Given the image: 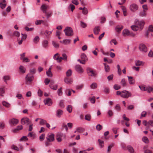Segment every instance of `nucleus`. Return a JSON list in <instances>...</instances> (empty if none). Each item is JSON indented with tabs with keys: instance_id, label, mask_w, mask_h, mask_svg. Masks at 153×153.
Returning a JSON list of instances; mask_svg holds the SVG:
<instances>
[{
	"instance_id": "obj_1",
	"label": "nucleus",
	"mask_w": 153,
	"mask_h": 153,
	"mask_svg": "<svg viewBox=\"0 0 153 153\" xmlns=\"http://www.w3.org/2000/svg\"><path fill=\"white\" fill-rule=\"evenodd\" d=\"M66 36H71L73 35V31L72 29L70 27H67L64 30Z\"/></svg>"
},
{
	"instance_id": "obj_2",
	"label": "nucleus",
	"mask_w": 153,
	"mask_h": 153,
	"mask_svg": "<svg viewBox=\"0 0 153 153\" xmlns=\"http://www.w3.org/2000/svg\"><path fill=\"white\" fill-rule=\"evenodd\" d=\"M135 24L138 27L139 29L141 30L143 27L145 22L143 20L140 21L137 20L135 21Z\"/></svg>"
},
{
	"instance_id": "obj_3",
	"label": "nucleus",
	"mask_w": 153,
	"mask_h": 153,
	"mask_svg": "<svg viewBox=\"0 0 153 153\" xmlns=\"http://www.w3.org/2000/svg\"><path fill=\"white\" fill-rule=\"evenodd\" d=\"M131 94L129 91L126 90L122 91L121 97L125 98H128L129 97H131Z\"/></svg>"
},
{
	"instance_id": "obj_4",
	"label": "nucleus",
	"mask_w": 153,
	"mask_h": 153,
	"mask_svg": "<svg viewBox=\"0 0 153 153\" xmlns=\"http://www.w3.org/2000/svg\"><path fill=\"white\" fill-rule=\"evenodd\" d=\"M31 121L27 117H25L22 118L21 120V123L22 125L26 124L27 125L30 124Z\"/></svg>"
},
{
	"instance_id": "obj_5",
	"label": "nucleus",
	"mask_w": 153,
	"mask_h": 153,
	"mask_svg": "<svg viewBox=\"0 0 153 153\" xmlns=\"http://www.w3.org/2000/svg\"><path fill=\"white\" fill-rule=\"evenodd\" d=\"M34 79L33 74H28L26 76L25 79L27 82H31Z\"/></svg>"
},
{
	"instance_id": "obj_6",
	"label": "nucleus",
	"mask_w": 153,
	"mask_h": 153,
	"mask_svg": "<svg viewBox=\"0 0 153 153\" xmlns=\"http://www.w3.org/2000/svg\"><path fill=\"white\" fill-rule=\"evenodd\" d=\"M74 69L75 71L79 74H82L83 72V70L82 67L79 65H76Z\"/></svg>"
},
{
	"instance_id": "obj_7",
	"label": "nucleus",
	"mask_w": 153,
	"mask_h": 153,
	"mask_svg": "<svg viewBox=\"0 0 153 153\" xmlns=\"http://www.w3.org/2000/svg\"><path fill=\"white\" fill-rule=\"evenodd\" d=\"M122 34L124 36H134V34L131 33L130 31L127 29H125L123 30Z\"/></svg>"
},
{
	"instance_id": "obj_8",
	"label": "nucleus",
	"mask_w": 153,
	"mask_h": 153,
	"mask_svg": "<svg viewBox=\"0 0 153 153\" xmlns=\"http://www.w3.org/2000/svg\"><path fill=\"white\" fill-rule=\"evenodd\" d=\"M44 103L45 105H47L48 106H51L52 104L51 99L50 98H46L44 100Z\"/></svg>"
},
{
	"instance_id": "obj_9",
	"label": "nucleus",
	"mask_w": 153,
	"mask_h": 153,
	"mask_svg": "<svg viewBox=\"0 0 153 153\" xmlns=\"http://www.w3.org/2000/svg\"><path fill=\"white\" fill-rule=\"evenodd\" d=\"M139 48L140 51L143 52H146L147 51V48L146 46L143 44H140L139 46Z\"/></svg>"
},
{
	"instance_id": "obj_10",
	"label": "nucleus",
	"mask_w": 153,
	"mask_h": 153,
	"mask_svg": "<svg viewBox=\"0 0 153 153\" xmlns=\"http://www.w3.org/2000/svg\"><path fill=\"white\" fill-rule=\"evenodd\" d=\"M48 142H51L53 141L54 139V134H49L47 137H46Z\"/></svg>"
},
{
	"instance_id": "obj_11",
	"label": "nucleus",
	"mask_w": 153,
	"mask_h": 153,
	"mask_svg": "<svg viewBox=\"0 0 153 153\" xmlns=\"http://www.w3.org/2000/svg\"><path fill=\"white\" fill-rule=\"evenodd\" d=\"M130 10L133 12H135L138 9L137 5L135 4H131L130 7Z\"/></svg>"
},
{
	"instance_id": "obj_12",
	"label": "nucleus",
	"mask_w": 153,
	"mask_h": 153,
	"mask_svg": "<svg viewBox=\"0 0 153 153\" xmlns=\"http://www.w3.org/2000/svg\"><path fill=\"white\" fill-rule=\"evenodd\" d=\"M19 121L18 119L13 118L9 120V123L10 125H13L15 126L19 123Z\"/></svg>"
},
{
	"instance_id": "obj_13",
	"label": "nucleus",
	"mask_w": 153,
	"mask_h": 153,
	"mask_svg": "<svg viewBox=\"0 0 153 153\" xmlns=\"http://www.w3.org/2000/svg\"><path fill=\"white\" fill-rule=\"evenodd\" d=\"M48 7V6L45 4H43L41 6V9L44 13H47Z\"/></svg>"
},
{
	"instance_id": "obj_14",
	"label": "nucleus",
	"mask_w": 153,
	"mask_h": 153,
	"mask_svg": "<svg viewBox=\"0 0 153 153\" xmlns=\"http://www.w3.org/2000/svg\"><path fill=\"white\" fill-rule=\"evenodd\" d=\"M43 47L45 48H47L48 47V41L45 40L42 42Z\"/></svg>"
},
{
	"instance_id": "obj_15",
	"label": "nucleus",
	"mask_w": 153,
	"mask_h": 153,
	"mask_svg": "<svg viewBox=\"0 0 153 153\" xmlns=\"http://www.w3.org/2000/svg\"><path fill=\"white\" fill-rule=\"evenodd\" d=\"M63 111L60 109H58L56 111V116L58 117H60L63 114Z\"/></svg>"
},
{
	"instance_id": "obj_16",
	"label": "nucleus",
	"mask_w": 153,
	"mask_h": 153,
	"mask_svg": "<svg viewBox=\"0 0 153 153\" xmlns=\"http://www.w3.org/2000/svg\"><path fill=\"white\" fill-rule=\"evenodd\" d=\"M127 149L128 150L130 153H135L133 147L131 146H128L126 147Z\"/></svg>"
},
{
	"instance_id": "obj_17",
	"label": "nucleus",
	"mask_w": 153,
	"mask_h": 153,
	"mask_svg": "<svg viewBox=\"0 0 153 153\" xmlns=\"http://www.w3.org/2000/svg\"><path fill=\"white\" fill-rule=\"evenodd\" d=\"M128 81L129 83L130 84H134L135 82V80L134 79H133V77L132 76H128Z\"/></svg>"
},
{
	"instance_id": "obj_18",
	"label": "nucleus",
	"mask_w": 153,
	"mask_h": 153,
	"mask_svg": "<svg viewBox=\"0 0 153 153\" xmlns=\"http://www.w3.org/2000/svg\"><path fill=\"white\" fill-rule=\"evenodd\" d=\"M100 30V28L99 27H96L94 29V32L95 34L98 35Z\"/></svg>"
},
{
	"instance_id": "obj_19",
	"label": "nucleus",
	"mask_w": 153,
	"mask_h": 153,
	"mask_svg": "<svg viewBox=\"0 0 153 153\" xmlns=\"http://www.w3.org/2000/svg\"><path fill=\"white\" fill-rule=\"evenodd\" d=\"M123 26L118 25L115 27V30L118 33H119L123 29Z\"/></svg>"
},
{
	"instance_id": "obj_20",
	"label": "nucleus",
	"mask_w": 153,
	"mask_h": 153,
	"mask_svg": "<svg viewBox=\"0 0 153 153\" xmlns=\"http://www.w3.org/2000/svg\"><path fill=\"white\" fill-rule=\"evenodd\" d=\"M103 64L104 65V69L105 72H108L110 71V68L109 65L105 63H104Z\"/></svg>"
},
{
	"instance_id": "obj_21",
	"label": "nucleus",
	"mask_w": 153,
	"mask_h": 153,
	"mask_svg": "<svg viewBox=\"0 0 153 153\" xmlns=\"http://www.w3.org/2000/svg\"><path fill=\"white\" fill-rule=\"evenodd\" d=\"M64 82L66 83L69 84H71L72 82V80L71 79L67 77L65 78Z\"/></svg>"
},
{
	"instance_id": "obj_22",
	"label": "nucleus",
	"mask_w": 153,
	"mask_h": 153,
	"mask_svg": "<svg viewBox=\"0 0 153 153\" xmlns=\"http://www.w3.org/2000/svg\"><path fill=\"white\" fill-rule=\"evenodd\" d=\"M20 33L17 31H15L13 33L12 36H16L17 37H19L20 36Z\"/></svg>"
},
{
	"instance_id": "obj_23",
	"label": "nucleus",
	"mask_w": 153,
	"mask_h": 153,
	"mask_svg": "<svg viewBox=\"0 0 153 153\" xmlns=\"http://www.w3.org/2000/svg\"><path fill=\"white\" fill-rule=\"evenodd\" d=\"M144 63V62L140 60H137L135 62V65L136 66L143 65Z\"/></svg>"
},
{
	"instance_id": "obj_24",
	"label": "nucleus",
	"mask_w": 153,
	"mask_h": 153,
	"mask_svg": "<svg viewBox=\"0 0 153 153\" xmlns=\"http://www.w3.org/2000/svg\"><path fill=\"white\" fill-rule=\"evenodd\" d=\"M131 28L133 31H137L139 29L138 27L136 25L131 26Z\"/></svg>"
},
{
	"instance_id": "obj_25",
	"label": "nucleus",
	"mask_w": 153,
	"mask_h": 153,
	"mask_svg": "<svg viewBox=\"0 0 153 153\" xmlns=\"http://www.w3.org/2000/svg\"><path fill=\"white\" fill-rule=\"evenodd\" d=\"M121 9L123 10L124 16H126L127 15V11L126 7L124 6H122Z\"/></svg>"
},
{
	"instance_id": "obj_26",
	"label": "nucleus",
	"mask_w": 153,
	"mask_h": 153,
	"mask_svg": "<svg viewBox=\"0 0 153 153\" xmlns=\"http://www.w3.org/2000/svg\"><path fill=\"white\" fill-rule=\"evenodd\" d=\"M52 44L53 47L55 48H58L59 47V45L58 43L54 41H52Z\"/></svg>"
},
{
	"instance_id": "obj_27",
	"label": "nucleus",
	"mask_w": 153,
	"mask_h": 153,
	"mask_svg": "<svg viewBox=\"0 0 153 153\" xmlns=\"http://www.w3.org/2000/svg\"><path fill=\"white\" fill-rule=\"evenodd\" d=\"M80 25L81 27L82 28H85L87 26V24L82 21H80Z\"/></svg>"
},
{
	"instance_id": "obj_28",
	"label": "nucleus",
	"mask_w": 153,
	"mask_h": 153,
	"mask_svg": "<svg viewBox=\"0 0 153 153\" xmlns=\"http://www.w3.org/2000/svg\"><path fill=\"white\" fill-rule=\"evenodd\" d=\"M143 124L145 126H146V129L147 130L149 128V127L147 126V125L149 124V121L147 122L146 120H144L143 122Z\"/></svg>"
},
{
	"instance_id": "obj_29",
	"label": "nucleus",
	"mask_w": 153,
	"mask_h": 153,
	"mask_svg": "<svg viewBox=\"0 0 153 153\" xmlns=\"http://www.w3.org/2000/svg\"><path fill=\"white\" fill-rule=\"evenodd\" d=\"M148 93L153 91V86H148L146 87V91Z\"/></svg>"
},
{
	"instance_id": "obj_30",
	"label": "nucleus",
	"mask_w": 153,
	"mask_h": 153,
	"mask_svg": "<svg viewBox=\"0 0 153 153\" xmlns=\"http://www.w3.org/2000/svg\"><path fill=\"white\" fill-rule=\"evenodd\" d=\"M19 70L20 72L22 73H24L25 72L26 69L22 65H21L19 67Z\"/></svg>"
},
{
	"instance_id": "obj_31",
	"label": "nucleus",
	"mask_w": 153,
	"mask_h": 153,
	"mask_svg": "<svg viewBox=\"0 0 153 153\" xmlns=\"http://www.w3.org/2000/svg\"><path fill=\"white\" fill-rule=\"evenodd\" d=\"M97 84L95 82L93 83L90 86L91 89H95L97 88Z\"/></svg>"
},
{
	"instance_id": "obj_32",
	"label": "nucleus",
	"mask_w": 153,
	"mask_h": 153,
	"mask_svg": "<svg viewBox=\"0 0 153 153\" xmlns=\"http://www.w3.org/2000/svg\"><path fill=\"white\" fill-rule=\"evenodd\" d=\"M114 145V143H111V144H110L108 147L107 150V152L108 153H109L111 148L113 147Z\"/></svg>"
},
{
	"instance_id": "obj_33",
	"label": "nucleus",
	"mask_w": 153,
	"mask_h": 153,
	"mask_svg": "<svg viewBox=\"0 0 153 153\" xmlns=\"http://www.w3.org/2000/svg\"><path fill=\"white\" fill-rule=\"evenodd\" d=\"M120 83L123 87H125L126 85V82L125 79H122Z\"/></svg>"
},
{
	"instance_id": "obj_34",
	"label": "nucleus",
	"mask_w": 153,
	"mask_h": 153,
	"mask_svg": "<svg viewBox=\"0 0 153 153\" xmlns=\"http://www.w3.org/2000/svg\"><path fill=\"white\" fill-rule=\"evenodd\" d=\"M72 73V71L71 69H69L66 72V75L68 77L70 76H71Z\"/></svg>"
},
{
	"instance_id": "obj_35",
	"label": "nucleus",
	"mask_w": 153,
	"mask_h": 153,
	"mask_svg": "<svg viewBox=\"0 0 153 153\" xmlns=\"http://www.w3.org/2000/svg\"><path fill=\"white\" fill-rule=\"evenodd\" d=\"M146 11L143 10V11L140 12L139 13L140 16L142 17L146 16Z\"/></svg>"
},
{
	"instance_id": "obj_36",
	"label": "nucleus",
	"mask_w": 153,
	"mask_h": 153,
	"mask_svg": "<svg viewBox=\"0 0 153 153\" xmlns=\"http://www.w3.org/2000/svg\"><path fill=\"white\" fill-rule=\"evenodd\" d=\"M71 40L69 39H64L63 40L62 42L65 45H66L67 44H69L71 42Z\"/></svg>"
},
{
	"instance_id": "obj_37",
	"label": "nucleus",
	"mask_w": 153,
	"mask_h": 153,
	"mask_svg": "<svg viewBox=\"0 0 153 153\" xmlns=\"http://www.w3.org/2000/svg\"><path fill=\"white\" fill-rule=\"evenodd\" d=\"M153 31V27L152 25H150L147 31V35H148V33L149 32H152Z\"/></svg>"
},
{
	"instance_id": "obj_38",
	"label": "nucleus",
	"mask_w": 153,
	"mask_h": 153,
	"mask_svg": "<svg viewBox=\"0 0 153 153\" xmlns=\"http://www.w3.org/2000/svg\"><path fill=\"white\" fill-rule=\"evenodd\" d=\"M85 119L88 121H90L91 118V116L90 114H87L85 116Z\"/></svg>"
},
{
	"instance_id": "obj_39",
	"label": "nucleus",
	"mask_w": 153,
	"mask_h": 153,
	"mask_svg": "<svg viewBox=\"0 0 153 153\" xmlns=\"http://www.w3.org/2000/svg\"><path fill=\"white\" fill-rule=\"evenodd\" d=\"M72 107L71 105H68L67 108V110L69 113L72 112Z\"/></svg>"
},
{
	"instance_id": "obj_40",
	"label": "nucleus",
	"mask_w": 153,
	"mask_h": 153,
	"mask_svg": "<svg viewBox=\"0 0 153 153\" xmlns=\"http://www.w3.org/2000/svg\"><path fill=\"white\" fill-rule=\"evenodd\" d=\"M88 75L91 76H94L96 75L95 72L93 71L92 70L91 71L89 72L88 73Z\"/></svg>"
},
{
	"instance_id": "obj_41",
	"label": "nucleus",
	"mask_w": 153,
	"mask_h": 153,
	"mask_svg": "<svg viewBox=\"0 0 153 153\" xmlns=\"http://www.w3.org/2000/svg\"><path fill=\"white\" fill-rule=\"evenodd\" d=\"M75 8V7L74 5L72 4H70L68 7V8L70 9L72 12L73 11Z\"/></svg>"
},
{
	"instance_id": "obj_42",
	"label": "nucleus",
	"mask_w": 153,
	"mask_h": 153,
	"mask_svg": "<svg viewBox=\"0 0 153 153\" xmlns=\"http://www.w3.org/2000/svg\"><path fill=\"white\" fill-rule=\"evenodd\" d=\"M2 104L4 106L7 107H9L10 106V104L5 101H3L2 102Z\"/></svg>"
},
{
	"instance_id": "obj_43",
	"label": "nucleus",
	"mask_w": 153,
	"mask_h": 153,
	"mask_svg": "<svg viewBox=\"0 0 153 153\" xmlns=\"http://www.w3.org/2000/svg\"><path fill=\"white\" fill-rule=\"evenodd\" d=\"M62 88H60L57 91L58 94L59 96H61L62 94Z\"/></svg>"
},
{
	"instance_id": "obj_44",
	"label": "nucleus",
	"mask_w": 153,
	"mask_h": 153,
	"mask_svg": "<svg viewBox=\"0 0 153 153\" xmlns=\"http://www.w3.org/2000/svg\"><path fill=\"white\" fill-rule=\"evenodd\" d=\"M98 141L99 142V144L100 146V148H102L103 147L104 144V142L101 140L100 139L98 140Z\"/></svg>"
},
{
	"instance_id": "obj_45",
	"label": "nucleus",
	"mask_w": 153,
	"mask_h": 153,
	"mask_svg": "<svg viewBox=\"0 0 153 153\" xmlns=\"http://www.w3.org/2000/svg\"><path fill=\"white\" fill-rule=\"evenodd\" d=\"M49 86L51 88L53 89V90H56L58 87V86L57 85H50Z\"/></svg>"
},
{
	"instance_id": "obj_46",
	"label": "nucleus",
	"mask_w": 153,
	"mask_h": 153,
	"mask_svg": "<svg viewBox=\"0 0 153 153\" xmlns=\"http://www.w3.org/2000/svg\"><path fill=\"white\" fill-rule=\"evenodd\" d=\"M60 134H57L56 136V139L59 142H60L62 140V139L60 137Z\"/></svg>"
},
{
	"instance_id": "obj_47",
	"label": "nucleus",
	"mask_w": 153,
	"mask_h": 153,
	"mask_svg": "<svg viewBox=\"0 0 153 153\" xmlns=\"http://www.w3.org/2000/svg\"><path fill=\"white\" fill-rule=\"evenodd\" d=\"M24 62H30V59L27 57H25L22 59Z\"/></svg>"
},
{
	"instance_id": "obj_48",
	"label": "nucleus",
	"mask_w": 153,
	"mask_h": 153,
	"mask_svg": "<svg viewBox=\"0 0 153 153\" xmlns=\"http://www.w3.org/2000/svg\"><path fill=\"white\" fill-rule=\"evenodd\" d=\"M143 141L146 143H148L149 140L147 137H143L142 138Z\"/></svg>"
},
{
	"instance_id": "obj_49",
	"label": "nucleus",
	"mask_w": 153,
	"mask_h": 153,
	"mask_svg": "<svg viewBox=\"0 0 153 153\" xmlns=\"http://www.w3.org/2000/svg\"><path fill=\"white\" fill-rule=\"evenodd\" d=\"M39 38L38 36H36L33 39V41L34 42L37 43L39 41Z\"/></svg>"
},
{
	"instance_id": "obj_50",
	"label": "nucleus",
	"mask_w": 153,
	"mask_h": 153,
	"mask_svg": "<svg viewBox=\"0 0 153 153\" xmlns=\"http://www.w3.org/2000/svg\"><path fill=\"white\" fill-rule=\"evenodd\" d=\"M62 56L63 59V60L67 61V60L68 56L65 53H62Z\"/></svg>"
},
{
	"instance_id": "obj_51",
	"label": "nucleus",
	"mask_w": 153,
	"mask_h": 153,
	"mask_svg": "<svg viewBox=\"0 0 153 153\" xmlns=\"http://www.w3.org/2000/svg\"><path fill=\"white\" fill-rule=\"evenodd\" d=\"M40 119L41 120L40 122V125H43L46 123L47 122L45 120L42 119Z\"/></svg>"
},
{
	"instance_id": "obj_52",
	"label": "nucleus",
	"mask_w": 153,
	"mask_h": 153,
	"mask_svg": "<svg viewBox=\"0 0 153 153\" xmlns=\"http://www.w3.org/2000/svg\"><path fill=\"white\" fill-rule=\"evenodd\" d=\"M114 88L116 90H118L121 88V87L117 84H115L114 86Z\"/></svg>"
},
{
	"instance_id": "obj_53",
	"label": "nucleus",
	"mask_w": 153,
	"mask_h": 153,
	"mask_svg": "<svg viewBox=\"0 0 153 153\" xmlns=\"http://www.w3.org/2000/svg\"><path fill=\"white\" fill-rule=\"evenodd\" d=\"M4 93V90L3 88H0V95L3 96Z\"/></svg>"
},
{
	"instance_id": "obj_54",
	"label": "nucleus",
	"mask_w": 153,
	"mask_h": 153,
	"mask_svg": "<svg viewBox=\"0 0 153 153\" xmlns=\"http://www.w3.org/2000/svg\"><path fill=\"white\" fill-rule=\"evenodd\" d=\"M115 109L117 111H120L121 110L120 107V105L118 104L116 105L115 107Z\"/></svg>"
},
{
	"instance_id": "obj_55",
	"label": "nucleus",
	"mask_w": 153,
	"mask_h": 153,
	"mask_svg": "<svg viewBox=\"0 0 153 153\" xmlns=\"http://www.w3.org/2000/svg\"><path fill=\"white\" fill-rule=\"evenodd\" d=\"M46 74L47 75L48 77H51L52 76L53 74L51 71H47L46 72Z\"/></svg>"
},
{
	"instance_id": "obj_56",
	"label": "nucleus",
	"mask_w": 153,
	"mask_h": 153,
	"mask_svg": "<svg viewBox=\"0 0 153 153\" xmlns=\"http://www.w3.org/2000/svg\"><path fill=\"white\" fill-rule=\"evenodd\" d=\"M117 67L118 69V74L120 75L121 74V71L120 68V66L119 65H117Z\"/></svg>"
},
{
	"instance_id": "obj_57",
	"label": "nucleus",
	"mask_w": 153,
	"mask_h": 153,
	"mask_svg": "<svg viewBox=\"0 0 153 153\" xmlns=\"http://www.w3.org/2000/svg\"><path fill=\"white\" fill-rule=\"evenodd\" d=\"M96 128L98 131H100L102 129V126L100 124H98L96 126Z\"/></svg>"
},
{
	"instance_id": "obj_58",
	"label": "nucleus",
	"mask_w": 153,
	"mask_h": 153,
	"mask_svg": "<svg viewBox=\"0 0 153 153\" xmlns=\"http://www.w3.org/2000/svg\"><path fill=\"white\" fill-rule=\"evenodd\" d=\"M44 22V21L42 20H37L35 22L36 25H39Z\"/></svg>"
},
{
	"instance_id": "obj_59",
	"label": "nucleus",
	"mask_w": 153,
	"mask_h": 153,
	"mask_svg": "<svg viewBox=\"0 0 153 153\" xmlns=\"http://www.w3.org/2000/svg\"><path fill=\"white\" fill-rule=\"evenodd\" d=\"M76 130L79 133L82 132L84 131L83 129L81 127H78L76 128Z\"/></svg>"
},
{
	"instance_id": "obj_60",
	"label": "nucleus",
	"mask_w": 153,
	"mask_h": 153,
	"mask_svg": "<svg viewBox=\"0 0 153 153\" xmlns=\"http://www.w3.org/2000/svg\"><path fill=\"white\" fill-rule=\"evenodd\" d=\"M25 30H26L27 31H33L34 30V28L33 27L29 28L27 27H25Z\"/></svg>"
},
{
	"instance_id": "obj_61",
	"label": "nucleus",
	"mask_w": 153,
	"mask_h": 153,
	"mask_svg": "<svg viewBox=\"0 0 153 153\" xmlns=\"http://www.w3.org/2000/svg\"><path fill=\"white\" fill-rule=\"evenodd\" d=\"M0 6L1 9H4L5 7L6 4L5 3H3L2 2H0Z\"/></svg>"
},
{
	"instance_id": "obj_62",
	"label": "nucleus",
	"mask_w": 153,
	"mask_h": 153,
	"mask_svg": "<svg viewBox=\"0 0 153 153\" xmlns=\"http://www.w3.org/2000/svg\"><path fill=\"white\" fill-rule=\"evenodd\" d=\"M81 58L83 60L85 59V60L86 58V56L84 53H82L81 54Z\"/></svg>"
},
{
	"instance_id": "obj_63",
	"label": "nucleus",
	"mask_w": 153,
	"mask_h": 153,
	"mask_svg": "<svg viewBox=\"0 0 153 153\" xmlns=\"http://www.w3.org/2000/svg\"><path fill=\"white\" fill-rule=\"evenodd\" d=\"M66 93L68 96H70L71 95V91L69 89H67L66 90Z\"/></svg>"
},
{
	"instance_id": "obj_64",
	"label": "nucleus",
	"mask_w": 153,
	"mask_h": 153,
	"mask_svg": "<svg viewBox=\"0 0 153 153\" xmlns=\"http://www.w3.org/2000/svg\"><path fill=\"white\" fill-rule=\"evenodd\" d=\"M148 55L149 57H153V52L151 50L149 52Z\"/></svg>"
}]
</instances>
